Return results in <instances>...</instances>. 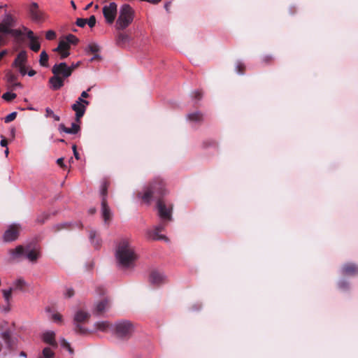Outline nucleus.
Wrapping results in <instances>:
<instances>
[{"instance_id":"nucleus-16","label":"nucleus","mask_w":358,"mask_h":358,"mask_svg":"<svg viewBox=\"0 0 358 358\" xmlns=\"http://www.w3.org/2000/svg\"><path fill=\"white\" fill-rule=\"evenodd\" d=\"M29 13L33 20L39 21L43 18V13L38 10L36 3H32L29 7Z\"/></svg>"},{"instance_id":"nucleus-50","label":"nucleus","mask_w":358,"mask_h":358,"mask_svg":"<svg viewBox=\"0 0 358 358\" xmlns=\"http://www.w3.org/2000/svg\"><path fill=\"white\" fill-rule=\"evenodd\" d=\"M62 345L66 349H67L71 354L73 353V350L71 348L69 343L64 338L62 340Z\"/></svg>"},{"instance_id":"nucleus-21","label":"nucleus","mask_w":358,"mask_h":358,"mask_svg":"<svg viewBox=\"0 0 358 358\" xmlns=\"http://www.w3.org/2000/svg\"><path fill=\"white\" fill-rule=\"evenodd\" d=\"M43 340L45 343L53 346L57 347V343L55 341V334L54 331H46L43 334Z\"/></svg>"},{"instance_id":"nucleus-18","label":"nucleus","mask_w":358,"mask_h":358,"mask_svg":"<svg viewBox=\"0 0 358 358\" xmlns=\"http://www.w3.org/2000/svg\"><path fill=\"white\" fill-rule=\"evenodd\" d=\"M1 338L6 344L8 348L11 349L15 345V340L12 337L11 333L9 330H6L2 332Z\"/></svg>"},{"instance_id":"nucleus-49","label":"nucleus","mask_w":358,"mask_h":358,"mask_svg":"<svg viewBox=\"0 0 358 358\" xmlns=\"http://www.w3.org/2000/svg\"><path fill=\"white\" fill-rule=\"evenodd\" d=\"M96 22V17L94 15H91L88 19H87V24L90 28H92L95 26Z\"/></svg>"},{"instance_id":"nucleus-41","label":"nucleus","mask_w":358,"mask_h":358,"mask_svg":"<svg viewBox=\"0 0 358 358\" xmlns=\"http://www.w3.org/2000/svg\"><path fill=\"white\" fill-rule=\"evenodd\" d=\"M75 331L80 334H87L89 332L87 329L84 328L82 325L77 323L75 327Z\"/></svg>"},{"instance_id":"nucleus-60","label":"nucleus","mask_w":358,"mask_h":358,"mask_svg":"<svg viewBox=\"0 0 358 358\" xmlns=\"http://www.w3.org/2000/svg\"><path fill=\"white\" fill-rule=\"evenodd\" d=\"M20 73L22 74V76H25L27 74V70L24 65L17 66Z\"/></svg>"},{"instance_id":"nucleus-38","label":"nucleus","mask_w":358,"mask_h":358,"mask_svg":"<svg viewBox=\"0 0 358 358\" xmlns=\"http://www.w3.org/2000/svg\"><path fill=\"white\" fill-rule=\"evenodd\" d=\"M66 42L69 43V45H70L71 44H73V45H76L78 41H79V39L74 35L70 34H68L66 38Z\"/></svg>"},{"instance_id":"nucleus-7","label":"nucleus","mask_w":358,"mask_h":358,"mask_svg":"<svg viewBox=\"0 0 358 358\" xmlns=\"http://www.w3.org/2000/svg\"><path fill=\"white\" fill-rule=\"evenodd\" d=\"M20 231V226L19 224H12L9 226L8 229L4 232L3 241L5 242L14 241L18 238Z\"/></svg>"},{"instance_id":"nucleus-42","label":"nucleus","mask_w":358,"mask_h":358,"mask_svg":"<svg viewBox=\"0 0 358 358\" xmlns=\"http://www.w3.org/2000/svg\"><path fill=\"white\" fill-rule=\"evenodd\" d=\"M16 96L17 95L15 93L6 92L3 94L2 98L7 101H10L15 99Z\"/></svg>"},{"instance_id":"nucleus-45","label":"nucleus","mask_w":358,"mask_h":358,"mask_svg":"<svg viewBox=\"0 0 358 358\" xmlns=\"http://www.w3.org/2000/svg\"><path fill=\"white\" fill-rule=\"evenodd\" d=\"M17 112H13L10 114H8V115H6L5 117H4V122L5 123H9L12 121H13L16 117H17Z\"/></svg>"},{"instance_id":"nucleus-48","label":"nucleus","mask_w":358,"mask_h":358,"mask_svg":"<svg viewBox=\"0 0 358 358\" xmlns=\"http://www.w3.org/2000/svg\"><path fill=\"white\" fill-rule=\"evenodd\" d=\"M56 33L53 30H49L45 33V38L47 40L52 41L56 38Z\"/></svg>"},{"instance_id":"nucleus-25","label":"nucleus","mask_w":358,"mask_h":358,"mask_svg":"<svg viewBox=\"0 0 358 358\" xmlns=\"http://www.w3.org/2000/svg\"><path fill=\"white\" fill-rule=\"evenodd\" d=\"M26 62H27V53L25 51H21L19 52L17 57L15 59L13 66L15 67L23 66V65H24Z\"/></svg>"},{"instance_id":"nucleus-31","label":"nucleus","mask_w":358,"mask_h":358,"mask_svg":"<svg viewBox=\"0 0 358 358\" xmlns=\"http://www.w3.org/2000/svg\"><path fill=\"white\" fill-rule=\"evenodd\" d=\"M15 288L19 290H23V289L27 286V282L22 278L17 279L13 283Z\"/></svg>"},{"instance_id":"nucleus-51","label":"nucleus","mask_w":358,"mask_h":358,"mask_svg":"<svg viewBox=\"0 0 358 358\" xmlns=\"http://www.w3.org/2000/svg\"><path fill=\"white\" fill-rule=\"evenodd\" d=\"M76 24L80 27H84L87 24L86 18H78L76 22Z\"/></svg>"},{"instance_id":"nucleus-32","label":"nucleus","mask_w":358,"mask_h":358,"mask_svg":"<svg viewBox=\"0 0 358 358\" xmlns=\"http://www.w3.org/2000/svg\"><path fill=\"white\" fill-rule=\"evenodd\" d=\"M48 55L45 51H42L40 55L39 63L41 66L47 67L48 66Z\"/></svg>"},{"instance_id":"nucleus-43","label":"nucleus","mask_w":358,"mask_h":358,"mask_svg":"<svg viewBox=\"0 0 358 358\" xmlns=\"http://www.w3.org/2000/svg\"><path fill=\"white\" fill-rule=\"evenodd\" d=\"M3 295L5 299V300L8 302L10 299H11V295L13 292V288H9L8 289H3Z\"/></svg>"},{"instance_id":"nucleus-59","label":"nucleus","mask_w":358,"mask_h":358,"mask_svg":"<svg viewBox=\"0 0 358 358\" xmlns=\"http://www.w3.org/2000/svg\"><path fill=\"white\" fill-rule=\"evenodd\" d=\"M76 102H78L79 103H83L84 106H87L90 104V102L87 100H85L83 98L80 96Z\"/></svg>"},{"instance_id":"nucleus-53","label":"nucleus","mask_w":358,"mask_h":358,"mask_svg":"<svg viewBox=\"0 0 358 358\" xmlns=\"http://www.w3.org/2000/svg\"><path fill=\"white\" fill-rule=\"evenodd\" d=\"M59 54L60 59H64L69 56L70 52L69 50H61V51H56Z\"/></svg>"},{"instance_id":"nucleus-46","label":"nucleus","mask_w":358,"mask_h":358,"mask_svg":"<svg viewBox=\"0 0 358 358\" xmlns=\"http://www.w3.org/2000/svg\"><path fill=\"white\" fill-rule=\"evenodd\" d=\"M236 69L238 73L243 74L245 70V66L243 63L238 62L236 66Z\"/></svg>"},{"instance_id":"nucleus-63","label":"nucleus","mask_w":358,"mask_h":358,"mask_svg":"<svg viewBox=\"0 0 358 358\" xmlns=\"http://www.w3.org/2000/svg\"><path fill=\"white\" fill-rule=\"evenodd\" d=\"M194 97L196 99H200L202 97V94L199 91H196L194 92Z\"/></svg>"},{"instance_id":"nucleus-36","label":"nucleus","mask_w":358,"mask_h":358,"mask_svg":"<svg viewBox=\"0 0 358 358\" xmlns=\"http://www.w3.org/2000/svg\"><path fill=\"white\" fill-rule=\"evenodd\" d=\"M64 229H71L72 227H71V224L61 223V224H57L53 227L54 231H55V232L59 231Z\"/></svg>"},{"instance_id":"nucleus-12","label":"nucleus","mask_w":358,"mask_h":358,"mask_svg":"<svg viewBox=\"0 0 358 358\" xmlns=\"http://www.w3.org/2000/svg\"><path fill=\"white\" fill-rule=\"evenodd\" d=\"M149 279L150 283L155 286H159L165 282L164 275L157 271H152Z\"/></svg>"},{"instance_id":"nucleus-26","label":"nucleus","mask_w":358,"mask_h":358,"mask_svg":"<svg viewBox=\"0 0 358 358\" xmlns=\"http://www.w3.org/2000/svg\"><path fill=\"white\" fill-rule=\"evenodd\" d=\"M90 315L88 313L83 310H79L76 313L74 317V320L77 323L83 322L89 320Z\"/></svg>"},{"instance_id":"nucleus-5","label":"nucleus","mask_w":358,"mask_h":358,"mask_svg":"<svg viewBox=\"0 0 358 358\" xmlns=\"http://www.w3.org/2000/svg\"><path fill=\"white\" fill-rule=\"evenodd\" d=\"M113 331L117 338L127 340L132 336L134 327L130 321L122 320L115 324Z\"/></svg>"},{"instance_id":"nucleus-1","label":"nucleus","mask_w":358,"mask_h":358,"mask_svg":"<svg viewBox=\"0 0 358 358\" xmlns=\"http://www.w3.org/2000/svg\"><path fill=\"white\" fill-rule=\"evenodd\" d=\"M116 258L118 264L122 268L134 267L138 255L128 239L124 238L119 242L116 250Z\"/></svg>"},{"instance_id":"nucleus-35","label":"nucleus","mask_w":358,"mask_h":358,"mask_svg":"<svg viewBox=\"0 0 358 358\" xmlns=\"http://www.w3.org/2000/svg\"><path fill=\"white\" fill-rule=\"evenodd\" d=\"M96 236V231H90V238L92 243L97 248L99 247V245L101 244V242H100V240L99 238H97V239L95 238Z\"/></svg>"},{"instance_id":"nucleus-34","label":"nucleus","mask_w":358,"mask_h":358,"mask_svg":"<svg viewBox=\"0 0 358 358\" xmlns=\"http://www.w3.org/2000/svg\"><path fill=\"white\" fill-rule=\"evenodd\" d=\"M2 22L9 28L15 26V20L10 15H7Z\"/></svg>"},{"instance_id":"nucleus-44","label":"nucleus","mask_w":358,"mask_h":358,"mask_svg":"<svg viewBox=\"0 0 358 358\" xmlns=\"http://www.w3.org/2000/svg\"><path fill=\"white\" fill-rule=\"evenodd\" d=\"M17 76L11 72H8L6 79L8 83L13 85L17 80Z\"/></svg>"},{"instance_id":"nucleus-30","label":"nucleus","mask_w":358,"mask_h":358,"mask_svg":"<svg viewBox=\"0 0 358 358\" xmlns=\"http://www.w3.org/2000/svg\"><path fill=\"white\" fill-rule=\"evenodd\" d=\"M54 357V352L50 348H45L43 350L42 355L38 358H53Z\"/></svg>"},{"instance_id":"nucleus-37","label":"nucleus","mask_w":358,"mask_h":358,"mask_svg":"<svg viewBox=\"0 0 358 358\" xmlns=\"http://www.w3.org/2000/svg\"><path fill=\"white\" fill-rule=\"evenodd\" d=\"M45 117H52L55 121L59 122L60 120L59 116L55 115L52 109L50 108H45Z\"/></svg>"},{"instance_id":"nucleus-57","label":"nucleus","mask_w":358,"mask_h":358,"mask_svg":"<svg viewBox=\"0 0 358 358\" xmlns=\"http://www.w3.org/2000/svg\"><path fill=\"white\" fill-rule=\"evenodd\" d=\"M80 62H78L76 64L73 63L70 66H69V69L71 70V73H72L75 69L80 66Z\"/></svg>"},{"instance_id":"nucleus-3","label":"nucleus","mask_w":358,"mask_h":358,"mask_svg":"<svg viewBox=\"0 0 358 358\" xmlns=\"http://www.w3.org/2000/svg\"><path fill=\"white\" fill-rule=\"evenodd\" d=\"M135 10L128 3L122 4L119 9L115 23L116 31H123L129 27L134 21Z\"/></svg>"},{"instance_id":"nucleus-64","label":"nucleus","mask_w":358,"mask_h":358,"mask_svg":"<svg viewBox=\"0 0 358 358\" xmlns=\"http://www.w3.org/2000/svg\"><path fill=\"white\" fill-rule=\"evenodd\" d=\"M101 56L99 54L94 53V55L91 58L90 62H94L95 60H100Z\"/></svg>"},{"instance_id":"nucleus-9","label":"nucleus","mask_w":358,"mask_h":358,"mask_svg":"<svg viewBox=\"0 0 358 358\" xmlns=\"http://www.w3.org/2000/svg\"><path fill=\"white\" fill-rule=\"evenodd\" d=\"M22 29L27 32V36L30 39V49L35 52H38L41 48V45L37 41L38 38L34 36V32L31 30H29L26 27H23Z\"/></svg>"},{"instance_id":"nucleus-15","label":"nucleus","mask_w":358,"mask_h":358,"mask_svg":"<svg viewBox=\"0 0 358 358\" xmlns=\"http://www.w3.org/2000/svg\"><path fill=\"white\" fill-rule=\"evenodd\" d=\"M342 273L345 275H358V266L353 263H346L341 268Z\"/></svg>"},{"instance_id":"nucleus-20","label":"nucleus","mask_w":358,"mask_h":358,"mask_svg":"<svg viewBox=\"0 0 358 358\" xmlns=\"http://www.w3.org/2000/svg\"><path fill=\"white\" fill-rule=\"evenodd\" d=\"M129 40V36L125 32L122 31H117V34L115 36V41L118 46H122L125 45L127 42Z\"/></svg>"},{"instance_id":"nucleus-24","label":"nucleus","mask_w":358,"mask_h":358,"mask_svg":"<svg viewBox=\"0 0 358 358\" xmlns=\"http://www.w3.org/2000/svg\"><path fill=\"white\" fill-rule=\"evenodd\" d=\"M8 253L10 256V259L14 260L24 255V249L23 246L18 245L15 249L9 250Z\"/></svg>"},{"instance_id":"nucleus-17","label":"nucleus","mask_w":358,"mask_h":358,"mask_svg":"<svg viewBox=\"0 0 358 358\" xmlns=\"http://www.w3.org/2000/svg\"><path fill=\"white\" fill-rule=\"evenodd\" d=\"M64 78H62L61 76L54 75V76L50 78L49 83L51 85V88L53 90H57L64 86Z\"/></svg>"},{"instance_id":"nucleus-2","label":"nucleus","mask_w":358,"mask_h":358,"mask_svg":"<svg viewBox=\"0 0 358 358\" xmlns=\"http://www.w3.org/2000/svg\"><path fill=\"white\" fill-rule=\"evenodd\" d=\"M166 192L164 180L160 178H156L144 188L143 192H138L137 196L146 203H150L154 198L157 199V201L162 200L164 202L161 197L165 195Z\"/></svg>"},{"instance_id":"nucleus-10","label":"nucleus","mask_w":358,"mask_h":358,"mask_svg":"<svg viewBox=\"0 0 358 358\" xmlns=\"http://www.w3.org/2000/svg\"><path fill=\"white\" fill-rule=\"evenodd\" d=\"M101 214L104 222L108 224L112 217V213L106 199H101Z\"/></svg>"},{"instance_id":"nucleus-47","label":"nucleus","mask_w":358,"mask_h":358,"mask_svg":"<svg viewBox=\"0 0 358 358\" xmlns=\"http://www.w3.org/2000/svg\"><path fill=\"white\" fill-rule=\"evenodd\" d=\"M87 48H88L89 51L91 52L92 53H97L100 50L99 46L96 43L90 44L88 45Z\"/></svg>"},{"instance_id":"nucleus-33","label":"nucleus","mask_w":358,"mask_h":358,"mask_svg":"<svg viewBox=\"0 0 358 358\" xmlns=\"http://www.w3.org/2000/svg\"><path fill=\"white\" fill-rule=\"evenodd\" d=\"M70 45H69V43L66 42L65 41H60L59 42L58 46L54 49V51H61V50H69Z\"/></svg>"},{"instance_id":"nucleus-56","label":"nucleus","mask_w":358,"mask_h":358,"mask_svg":"<svg viewBox=\"0 0 358 358\" xmlns=\"http://www.w3.org/2000/svg\"><path fill=\"white\" fill-rule=\"evenodd\" d=\"M52 318L55 322H62V316L59 313H55Z\"/></svg>"},{"instance_id":"nucleus-54","label":"nucleus","mask_w":358,"mask_h":358,"mask_svg":"<svg viewBox=\"0 0 358 358\" xmlns=\"http://www.w3.org/2000/svg\"><path fill=\"white\" fill-rule=\"evenodd\" d=\"M262 62H264L266 64H268L271 63L272 61L273 60V57L271 55H265L262 57Z\"/></svg>"},{"instance_id":"nucleus-27","label":"nucleus","mask_w":358,"mask_h":358,"mask_svg":"<svg viewBox=\"0 0 358 358\" xmlns=\"http://www.w3.org/2000/svg\"><path fill=\"white\" fill-rule=\"evenodd\" d=\"M94 326L96 329L103 332L107 331L112 327V325L106 321L96 322Z\"/></svg>"},{"instance_id":"nucleus-19","label":"nucleus","mask_w":358,"mask_h":358,"mask_svg":"<svg viewBox=\"0 0 358 358\" xmlns=\"http://www.w3.org/2000/svg\"><path fill=\"white\" fill-rule=\"evenodd\" d=\"M1 338L6 344L8 348L11 349L15 345V340L12 337L11 333L9 330H6L2 332Z\"/></svg>"},{"instance_id":"nucleus-40","label":"nucleus","mask_w":358,"mask_h":358,"mask_svg":"<svg viewBox=\"0 0 358 358\" xmlns=\"http://www.w3.org/2000/svg\"><path fill=\"white\" fill-rule=\"evenodd\" d=\"M9 34L13 36L16 40H20L23 32L20 29H10Z\"/></svg>"},{"instance_id":"nucleus-58","label":"nucleus","mask_w":358,"mask_h":358,"mask_svg":"<svg viewBox=\"0 0 358 358\" xmlns=\"http://www.w3.org/2000/svg\"><path fill=\"white\" fill-rule=\"evenodd\" d=\"M74 295V290L72 288H68L66 291L65 296L70 298Z\"/></svg>"},{"instance_id":"nucleus-4","label":"nucleus","mask_w":358,"mask_h":358,"mask_svg":"<svg viewBox=\"0 0 358 358\" xmlns=\"http://www.w3.org/2000/svg\"><path fill=\"white\" fill-rule=\"evenodd\" d=\"M157 208L160 217V222L154 228L162 232L166 227L169 222L172 220L171 208L166 206L165 202L162 200L157 201Z\"/></svg>"},{"instance_id":"nucleus-13","label":"nucleus","mask_w":358,"mask_h":358,"mask_svg":"<svg viewBox=\"0 0 358 358\" xmlns=\"http://www.w3.org/2000/svg\"><path fill=\"white\" fill-rule=\"evenodd\" d=\"M110 305V300L106 297L99 301L94 308V313L97 315H100L103 313L105 310L109 308Z\"/></svg>"},{"instance_id":"nucleus-14","label":"nucleus","mask_w":358,"mask_h":358,"mask_svg":"<svg viewBox=\"0 0 358 358\" xmlns=\"http://www.w3.org/2000/svg\"><path fill=\"white\" fill-rule=\"evenodd\" d=\"M80 122H75L71 124V127H66L64 124L59 126V130L69 134H76L80 130Z\"/></svg>"},{"instance_id":"nucleus-22","label":"nucleus","mask_w":358,"mask_h":358,"mask_svg":"<svg viewBox=\"0 0 358 358\" xmlns=\"http://www.w3.org/2000/svg\"><path fill=\"white\" fill-rule=\"evenodd\" d=\"M160 232L157 231L156 229L153 228L152 229H149L147 231L146 235L148 238L152 241L157 240H167V238L164 235H162L159 234Z\"/></svg>"},{"instance_id":"nucleus-28","label":"nucleus","mask_w":358,"mask_h":358,"mask_svg":"<svg viewBox=\"0 0 358 358\" xmlns=\"http://www.w3.org/2000/svg\"><path fill=\"white\" fill-rule=\"evenodd\" d=\"M40 255V252L36 250H31L27 253V259L31 262H36Z\"/></svg>"},{"instance_id":"nucleus-62","label":"nucleus","mask_w":358,"mask_h":358,"mask_svg":"<svg viewBox=\"0 0 358 358\" xmlns=\"http://www.w3.org/2000/svg\"><path fill=\"white\" fill-rule=\"evenodd\" d=\"M48 218V215H43V218H41L40 217H38L37 218V222H40V223H43L45 222V220H47Z\"/></svg>"},{"instance_id":"nucleus-39","label":"nucleus","mask_w":358,"mask_h":358,"mask_svg":"<svg viewBox=\"0 0 358 358\" xmlns=\"http://www.w3.org/2000/svg\"><path fill=\"white\" fill-rule=\"evenodd\" d=\"M203 147L208 148L210 147L218 148V143L215 140H206L203 142Z\"/></svg>"},{"instance_id":"nucleus-8","label":"nucleus","mask_w":358,"mask_h":358,"mask_svg":"<svg viewBox=\"0 0 358 358\" xmlns=\"http://www.w3.org/2000/svg\"><path fill=\"white\" fill-rule=\"evenodd\" d=\"M52 73L64 79L71 75V70L65 62L55 64L52 68Z\"/></svg>"},{"instance_id":"nucleus-52","label":"nucleus","mask_w":358,"mask_h":358,"mask_svg":"<svg viewBox=\"0 0 358 358\" xmlns=\"http://www.w3.org/2000/svg\"><path fill=\"white\" fill-rule=\"evenodd\" d=\"M10 28L6 26L3 22L0 23V33L9 34Z\"/></svg>"},{"instance_id":"nucleus-23","label":"nucleus","mask_w":358,"mask_h":358,"mask_svg":"<svg viewBox=\"0 0 358 358\" xmlns=\"http://www.w3.org/2000/svg\"><path fill=\"white\" fill-rule=\"evenodd\" d=\"M187 120L191 122L201 123L203 121V115L200 111L191 113L187 115Z\"/></svg>"},{"instance_id":"nucleus-29","label":"nucleus","mask_w":358,"mask_h":358,"mask_svg":"<svg viewBox=\"0 0 358 358\" xmlns=\"http://www.w3.org/2000/svg\"><path fill=\"white\" fill-rule=\"evenodd\" d=\"M110 182L107 180H105L101 185V194L102 196V199H106L107 194H108V188L109 187Z\"/></svg>"},{"instance_id":"nucleus-11","label":"nucleus","mask_w":358,"mask_h":358,"mask_svg":"<svg viewBox=\"0 0 358 358\" xmlns=\"http://www.w3.org/2000/svg\"><path fill=\"white\" fill-rule=\"evenodd\" d=\"M71 108L76 113L75 121L78 122H81L80 119L85 115L87 106H84L83 103L75 102L72 105Z\"/></svg>"},{"instance_id":"nucleus-6","label":"nucleus","mask_w":358,"mask_h":358,"mask_svg":"<svg viewBox=\"0 0 358 358\" xmlns=\"http://www.w3.org/2000/svg\"><path fill=\"white\" fill-rule=\"evenodd\" d=\"M103 15L107 24H113L117 17V5L115 2H110L102 8Z\"/></svg>"},{"instance_id":"nucleus-61","label":"nucleus","mask_w":358,"mask_h":358,"mask_svg":"<svg viewBox=\"0 0 358 358\" xmlns=\"http://www.w3.org/2000/svg\"><path fill=\"white\" fill-rule=\"evenodd\" d=\"M57 164L62 169H64L66 167L65 164H64V158H59L57 160Z\"/></svg>"},{"instance_id":"nucleus-55","label":"nucleus","mask_w":358,"mask_h":358,"mask_svg":"<svg viewBox=\"0 0 358 358\" xmlns=\"http://www.w3.org/2000/svg\"><path fill=\"white\" fill-rule=\"evenodd\" d=\"M338 286L341 289H348L349 288V284L346 281H341L339 282Z\"/></svg>"}]
</instances>
